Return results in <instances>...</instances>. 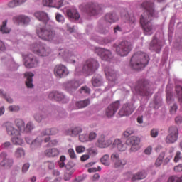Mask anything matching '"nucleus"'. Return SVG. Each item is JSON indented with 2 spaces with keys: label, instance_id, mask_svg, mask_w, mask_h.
Instances as JSON below:
<instances>
[{
  "label": "nucleus",
  "instance_id": "34",
  "mask_svg": "<svg viewBox=\"0 0 182 182\" xmlns=\"http://www.w3.org/2000/svg\"><path fill=\"white\" fill-rule=\"evenodd\" d=\"M15 126L17 127L18 132L20 133L25 131V122L21 119H16L14 121Z\"/></svg>",
  "mask_w": 182,
  "mask_h": 182
},
{
  "label": "nucleus",
  "instance_id": "57",
  "mask_svg": "<svg viewBox=\"0 0 182 182\" xmlns=\"http://www.w3.org/2000/svg\"><path fill=\"white\" fill-rule=\"evenodd\" d=\"M80 92L81 93H90V89L87 87H82L81 89L80 90Z\"/></svg>",
  "mask_w": 182,
  "mask_h": 182
},
{
  "label": "nucleus",
  "instance_id": "17",
  "mask_svg": "<svg viewBox=\"0 0 182 182\" xmlns=\"http://www.w3.org/2000/svg\"><path fill=\"white\" fill-rule=\"evenodd\" d=\"M119 107L120 102L119 101H116L114 103L109 105L105 111V114L107 117H112V116H114V114H116V112L119 110Z\"/></svg>",
  "mask_w": 182,
  "mask_h": 182
},
{
  "label": "nucleus",
  "instance_id": "64",
  "mask_svg": "<svg viewBox=\"0 0 182 182\" xmlns=\"http://www.w3.org/2000/svg\"><path fill=\"white\" fill-rule=\"evenodd\" d=\"M177 109H178L177 105L174 104L171 107V109H170V112H171V114H174V113H176L177 112Z\"/></svg>",
  "mask_w": 182,
  "mask_h": 182
},
{
  "label": "nucleus",
  "instance_id": "33",
  "mask_svg": "<svg viewBox=\"0 0 182 182\" xmlns=\"http://www.w3.org/2000/svg\"><path fill=\"white\" fill-rule=\"evenodd\" d=\"M25 77H27V80L26 81V85L28 88L32 89L33 87V80L32 77L34 76L33 73L31 72H26L24 74Z\"/></svg>",
  "mask_w": 182,
  "mask_h": 182
},
{
  "label": "nucleus",
  "instance_id": "56",
  "mask_svg": "<svg viewBox=\"0 0 182 182\" xmlns=\"http://www.w3.org/2000/svg\"><path fill=\"white\" fill-rule=\"evenodd\" d=\"M9 110L10 112H18L19 111V106L11 105L9 107Z\"/></svg>",
  "mask_w": 182,
  "mask_h": 182
},
{
  "label": "nucleus",
  "instance_id": "28",
  "mask_svg": "<svg viewBox=\"0 0 182 182\" xmlns=\"http://www.w3.org/2000/svg\"><path fill=\"white\" fill-rule=\"evenodd\" d=\"M34 16L38 19V21H41L42 22H44V23H46L48 21H49V16H48V14L43 12V11H37L34 14Z\"/></svg>",
  "mask_w": 182,
  "mask_h": 182
},
{
  "label": "nucleus",
  "instance_id": "61",
  "mask_svg": "<svg viewBox=\"0 0 182 182\" xmlns=\"http://www.w3.org/2000/svg\"><path fill=\"white\" fill-rule=\"evenodd\" d=\"M174 171L176 173H181L182 171V164H178V166H176L173 168Z\"/></svg>",
  "mask_w": 182,
  "mask_h": 182
},
{
  "label": "nucleus",
  "instance_id": "44",
  "mask_svg": "<svg viewBox=\"0 0 182 182\" xmlns=\"http://www.w3.org/2000/svg\"><path fill=\"white\" fill-rule=\"evenodd\" d=\"M92 83L94 87H99L102 86L103 82L102 81L101 78L93 77L92 80Z\"/></svg>",
  "mask_w": 182,
  "mask_h": 182
},
{
  "label": "nucleus",
  "instance_id": "45",
  "mask_svg": "<svg viewBox=\"0 0 182 182\" xmlns=\"http://www.w3.org/2000/svg\"><path fill=\"white\" fill-rule=\"evenodd\" d=\"M125 18L127 19L129 23H134V22H136V18L133 14H127Z\"/></svg>",
  "mask_w": 182,
  "mask_h": 182
},
{
  "label": "nucleus",
  "instance_id": "30",
  "mask_svg": "<svg viewBox=\"0 0 182 182\" xmlns=\"http://www.w3.org/2000/svg\"><path fill=\"white\" fill-rule=\"evenodd\" d=\"M105 19L109 23H113L119 21V16H117L116 13H108L105 15Z\"/></svg>",
  "mask_w": 182,
  "mask_h": 182
},
{
  "label": "nucleus",
  "instance_id": "54",
  "mask_svg": "<svg viewBox=\"0 0 182 182\" xmlns=\"http://www.w3.org/2000/svg\"><path fill=\"white\" fill-rule=\"evenodd\" d=\"M96 137H97V134H96V132H90L88 136V139L90 141H92V140H95Z\"/></svg>",
  "mask_w": 182,
  "mask_h": 182
},
{
  "label": "nucleus",
  "instance_id": "53",
  "mask_svg": "<svg viewBox=\"0 0 182 182\" xmlns=\"http://www.w3.org/2000/svg\"><path fill=\"white\" fill-rule=\"evenodd\" d=\"M133 133H134V131H133L132 128H129L124 132V137H129V136L133 134Z\"/></svg>",
  "mask_w": 182,
  "mask_h": 182
},
{
  "label": "nucleus",
  "instance_id": "29",
  "mask_svg": "<svg viewBox=\"0 0 182 182\" xmlns=\"http://www.w3.org/2000/svg\"><path fill=\"white\" fill-rule=\"evenodd\" d=\"M113 147L114 149H117L119 151H125L126 149H127L126 144H123V142H122V141L119 139H117L114 141Z\"/></svg>",
  "mask_w": 182,
  "mask_h": 182
},
{
  "label": "nucleus",
  "instance_id": "3",
  "mask_svg": "<svg viewBox=\"0 0 182 182\" xmlns=\"http://www.w3.org/2000/svg\"><path fill=\"white\" fill-rule=\"evenodd\" d=\"M135 91L141 96H150L153 95V91L150 88L149 81L141 79L139 80L135 85Z\"/></svg>",
  "mask_w": 182,
  "mask_h": 182
},
{
  "label": "nucleus",
  "instance_id": "47",
  "mask_svg": "<svg viewBox=\"0 0 182 182\" xmlns=\"http://www.w3.org/2000/svg\"><path fill=\"white\" fill-rule=\"evenodd\" d=\"M32 130H33V124H32V122H28L26 124V127L24 128V132L26 133H29L31 132H32Z\"/></svg>",
  "mask_w": 182,
  "mask_h": 182
},
{
  "label": "nucleus",
  "instance_id": "27",
  "mask_svg": "<svg viewBox=\"0 0 182 182\" xmlns=\"http://www.w3.org/2000/svg\"><path fill=\"white\" fill-rule=\"evenodd\" d=\"M26 141L28 144H31V146L33 149V147H39V146L42 144L43 139H41V136H38L34 141H33L30 137H26Z\"/></svg>",
  "mask_w": 182,
  "mask_h": 182
},
{
  "label": "nucleus",
  "instance_id": "52",
  "mask_svg": "<svg viewBox=\"0 0 182 182\" xmlns=\"http://www.w3.org/2000/svg\"><path fill=\"white\" fill-rule=\"evenodd\" d=\"M9 8H15V6H19L17 0H13L8 4Z\"/></svg>",
  "mask_w": 182,
  "mask_h": 182
},
{
  "label": "nucleus",
  "instance_id": "12",
  "mask_svg": "<svg viewBox=\"0 0 182 182\" xmlns=\"http://www.w3.org/2000/svg\"><path fill=\"white\" fill-rule=\"evenodd\" d=\"M95 52L100 56L102 60L106 62H110L113 59V55H112V51L105 48H96Z\"/></svg>",
  "mask_w": 182,
  "mask_h": 182
},
{
  "label": "nucleus",
  "instance_id": "35",
  "mask_svg": "<svg viewBox=\"0 0 182 182\" xmlns=\"http://www.w3.org/2000/svg\"><path fill=\"white\" fill-rule=\"evenodd\" d=\"M45 154L47 157H56L59 156V150L56 148L48 149L45 151Z\"/></svg>",
  "mask_w": 182,
  "mask_h": 182
},
{
  "label": "nucleus",
  "instance_id": "5",
  "mask_svg": "<svg viewBox=\"0 0 182 182\" xmlns=\"http://www.w3.org/2000/svg\"><path fill=\"white\" fill-rule=\"evenodd\" d=\"M36 33L40 39H43V41H48V42L53 41L55 39V36H56L55 31H53L52 28L46 26L43 28H37Z\"/></svg>",
  "mask_w": 182,
  "mask_h": 182
},
{
  "label": "nucleus",
  "instance_id": "8",
  "mask_svg": "<svg viewBox=\"0 0 182 182\" xmlns=\"http://www.w3.org/2000/svg\"><path fill=\"white\" fill-rule=\"evenodd\" d=\"M116 52L117 55L119 56H127L130 52H132V49H133V45L132 43L127 41H122L115 46Z\"/></svg>",
  "mask_w": 182,
  "mask_h": 182
},
{
  "label": "nucleus",
  "instance_id": "15",
  "mask_svg": "<svg viewBox=\"0 0 182 182\" xmlns=\"http://www.w3.org/2000/svg\"><path fill=\"white\" fill-rule=\"evenodd\" d=\"M105 73L109 83H114L113 85H116V82H117V77H119V75L117 73H115L114 70L110 68H106L105 69Z\"/></svg>",
  "mask_w": 182,
  "mask_h": 182
},
{
  "label": "nucleus",
  "instance_id": "41",
  "mask_svg": "<svg viewBox=\"0 0 182 182\" xmlns=\"http://www.w3.org/2000/svg\"><path fill=\"white\" fill-rule=\"evenodd\" d=\"M7 23H8V21L6 20L2 22V25L0 27V32H1V33H10L11 29L6 27Z\"/></svg>",
  "mask_w": 182,
  "mask_h": 182
},
{
  "label": "nucleus",
  "instance_id": "59",
  "mask_svg": "<svg viewBox=\"0 0 182 182\" xmlns=\"http://www.w3.org/2000/svg\"><path fill=\"white\" fill-rule=\"evenodd\" d=\"M30 164L28 163L24 164L22 167V172L26 173L28 170H29Z\"/></svg>",
  "mask_w": 182,
  "mask_h": 182
},
{
  "label": "nucleus",
  "instance_id": "23",
  "mask_svg": "<svg viewBox=\"0 0 182 182\" xmlns=\"http://www.w3.org/2000/svg\"><path fill=\"white\" fill-rule=\"evenodd\" d=\"M112 143V140H106L105 139V135H101L96 142V146L100 149H106V147H109Z\"/></svg>",
  "mask_w": 182,
  "mask_h": 182
},
{
  "label": "nucleus",
  "instance_id": "19",
  "mask_svg": "<svg viewBox=\"0 0 182 182\" xmlns=\"http://www.w3.org/2000/svg\"><path fill=\"white\" fill-rule=\"evenodd\" d=\"M80 86V83L77 80L68 81L63 84L64 89L67 90V92H69V93H73V92H75Z\"/></svg>",
  "mask_w": 182,
  "mask_h": 182
},
{
  "label": "nucleus",
  "instance_id": "10",
  "mask_svg": "<svg viewBox=\"0 0 182 182\" xmlns=\"http://www.w3.org/2000/svg\"><path fill=\"white\" fill-rule=\"evenodd\" d=\"M178 140V128L176 126L170 127L168 134L166 137L165 141L167 144H173Z\"/></svg>",
  "mask_w": 182,
  "mask_h": 182
},
{
  "label": "nucleus",
  "instance_id": "26",
  "mask_svg": "<svg viewBox=\"0 0 182 182\" xmlns=\"http://www.w3.org/2000/svg\"><path fill=\"white\" fill-rule=\"evenodd\" d=\"M149 49L151 50H155L156 53H159L160 50H161V44H160V42H159V40H157L156 36L154 37L152 41L151 42Z\"/></svg>",
  "mask_w": 182,
  "mask_h": 182
},
{
  "label": "nucleus",
  "instance_id": "37",
  "mask_svg": "<svg viewBox=\"0 0 182 182\" xmlns=\"http://www.w3.org/2000/svg\"><path fill=\"white\" fill-rule=\"evenodd\" d=\"M59 132L57 128L47 129L41 132V136H51Z\"/></svg>",
  "mask_w": 182,
  "mask_h": 182
},
{
  "label": "nucleus",
  "instance_id": "49",
  "mask_svg": "<svg viewBox=\"0 0 182 182\" xmlns=\"http://www.w3.org/2000/svg\"><path fill=\"white\" fill-rule=\"evenodd\" d=\"M79 140L82 141V143L89 141V136L86 134H81L79 136Z\"/></svg>",
  "mask_w": 182,
  "mask_h": 182
},
{
  "label": "nucleus",
  "instance_id": "60",
  "mask_svg": "<svg viewBox=\"0 0 182 182\" xmlns=\"http://www.w3.org/2000/svg\"><path fill=\"white\" fill-rule=\"evenodd\" d=\"M85 150H86V148H85L82 146H78L76 147V152L77 153H83L85 152Z\"/></svg>",
  "mask_w": 182,
  "mask_h": 182
},
{
  "label": "nucleus",
  "instance_id": "51",
  "mask_svg": "<svg viewBox=\"0 0 182 182\" xmlns=\"http://www.w3.org/2000/svg\"><path fill=\"white\" fill-rule=\"evenodd\" d=\"M55 19L57 22H60L61 23H63L65 22V17L62 16L60 14H57L55 16Z\"/></svg>",
  "mask_w": 182,
  "mask_h": 182
},
{
  "label": "nucleus",
  "instance_id": "40",
  "mask_svg": "<svg viewBox=\"0 0 182 182\" xmlns=\"http://www.w3.org/2000/svg\"><path fill=\"white\" fill-rule=\"evenodd\" d=\"M100 161L104 166H110V156L109 154H105L101 159Z\"/></svg>",
  "mask_w": 182,
  "mask_h": 182
},
{
  "label": "nucleus",
  "instance_id": "43",
  "mask_svg": "<svg viewBox=\"0 0 182 182\" xmlns=\"http://www.w3.org/2000/svg\"><path fill=\"white\" fill-rule=\"evenodd\" d=\"M165 154L164 152H161L155 162L156 167H160L163 164V160L164 159Z\"/></svg>",
  "mask_w": 182,
  "mask_h": 182
},
{
  "label": "nucleus",
  "instance_id": "7",
  "mask_svg": "<svg viewBox=\"0 0 182 182\" xmlns=\"http://www.w3.org/2000/svg\"><path fill=\"white\" fill-rule=\"evenodd\" d=\"M30 49L33 53H36V55H38V56H48L49 53L51 52L49 47L41 43L31 45Z\"/></svg>",
  "mask_w": 182,
  "mask_h": 182
},
{
  "label": "nucleus",
  "instance_id": "46",
  "mask_svg": "<svg viewBox=\"0 0 182 182\" xmlns=\"http://www.w3.org/2000/svg\"><path fill=\"white\" fill-rule=\"evenodd\" d=\"M0 96H2V97L6 99V102L9 103H12L14 102L12 98H11V97L8 96L6 94H4L2 90H0Z\"/></svg>",
  "mask_w": 182,
  "mask_h": 182
},
{
  "label": "nucleus",
  "instance_id": "11",
  "mask_svg": "<svg viewBox=\"0 0 182 182\" xmlns=\"http://www.w3.org/2000/svg\"><path fill=\"white\" fill-rule=\"evenodd\" d=\"M110 160L113 163L114 168H120V167H124L127 164V159H121L120 154L117 152L111 154Z\"/></svg>",
  "mask_w": 182,
  "mask_h": 182
},
{
  "label": "nucleus",
  "instance_id": "39",
  "mask_svg": "<svg viewBox=\"0 0 182 182\" xmlns=\"http://www.w3.org/2000/svg\"><path fill=\"white\" fill-rule=\"evenodd\" d=\"M175 90L178 102L182 103V87L181 85H176Z\"/></svg>",
  "mask_w": 182,
  "mask_h": 182
},
{
  "label": "nucleus",
  "instance_id": "18",
  "mask_svg": "<svg viewBox=\"0 0 182 182\" xmlns=\"http://www.w3.org/2000/svg\"><path fill=\"white\" fill-rule=\"evenodd\" d=\"M139 144L140 139L134 136H129L126 141V144L131 146V150L132 151H137L139 150Z\"/></svg>",
  "mask_w": 182,
  "mask_h": 182
},
{
  "label": "nucleus",
  "instance_id": "14",
  "mask_svg": "<svg viewBox=\"0 0 182 182\" xmlns=\"http://www.w3.org/2000/svg\"><path fill=\"white\" fill-rule=\"evenodd\" d=\"M54 75L56 77L62 79V77H66L69 75V70L64 65H57L54 68Z\"/></svg>",
  "mask_w": 182,
  "mask_h": 182
},
{
  "label": "nucleus",
  "instance_id": "32",
  "mask_svg": "<svg viewBox=\"0 0 182 182\" xmlns=\"http://www.w3.org/2000/svg\"><path fill=\"white\" fill-rule=\"evenodd\" d=\"M79 133H82V128L79 127L71 128L65 131V134H67V136H71V137L77 136Z\"/></svg>",
  "mask_w": 182,
  "mask_h": 182
},
{
  "label": "nucleus",
  "instance_id": "24",
  "mask_svg": "<svg viewBox=\"0 0 182 182\" xmlns=\"http://www.w3.org/2000/svg\"><path fill=\"white\" fill-rule=\"evenodd\" d=\"M97 9H99V6L93 3H89L85 5L84 11L90 15H97Z\"/></svg>",
  "mask_w": 182,
  "mask_h": 182
},
{
  "label": "nucleus",
  "instance_id": "55",
  "mask_svg": "<svg viewBox=\"0 0 182 182\" xmlns=\"http://www.w3.org/2000/svg\"><path fill=\"white\" fill-rule=\"evenodd\" d=\"M68 154L70 159H76V154L75 153V150H73V149H68Z\"/></svg>",
  "mask_w": 182,
  "mask_h": 182
},
{
  "label": "nucleus",
  "instance_id": "48",
  "mask_svg": "<svg viewBox=\"0 0 182 182\" xmlns=\"http://www.w3.org/2000/svg\"><path fill=\"white\" fill-rule=\"evenodd\" d=\"M66 161L65 156H61L60 158V161H58V166L60 168H63L65 167V161Z\"/></svg>",
  "mask_w": 182,
  "mask_h": 182
},
{
  "label": "nucleus",
  "instance_id": "20",
  "mask_svg": "<svg viewBox=\"0 0 182 182\" xmlns=\"http://www.w3.org/2000/svg\"><path fill=\"white\" fill-rule=\"evenodd\" d=\"M0 157L3 159L0 163L1 167H4V168H10V167H12L14 164V160L6 159V157H8L6 152H2L0 154Z\"/></svg>",
  "mask_w": 182,
  "mask_h": 182
},
{
  "label": "nucleus",
  "instance_id": "31",
  "mask_svg": "<svg viewBox=\"0 0 182 182\" xmlns=\"http://www.w3.org/2000/svg\"><path fill=\"white\" fill-rule=\"evenodd\" d=\"M67 15L68 18H70L71 19H75V21H77L79 18H80L79 12H77V10H76L75 9H68Z\"/></svg>",
  "mask_w": 182,
  "mask_h": 182
},
{
  "label": "nucleus",
  "instance_id": "38",
  "mask_svg": "<svg viewBox=\"0 0 182 182\" xmlns=\"http://www.w3.org/2000/svg\"><path fill=\"white\" fill-rule=\"evenodd\" d=\"M90 104V101L89 100H85L83 101L77 102L75 105L77 109H83V107L89 106Z\"/></svg>",
  "mask_w": 182,
  "mask_h": 182
},
{
  "label": "nucleus",
  "instance_id": "13",
  "mask_svg": "<svg viewBox=\"0 0 182 182\" xmlns=\"http://www.w3.org/2000/svg\"><path fill=\"white\" fill-rule=\"evenodd\" d=\"M23 58L25 60L24 66H26V68L31 69L32 68H36V66L39 65V61L36 58L33 57L32 54H28V55H23Z\"/></svg>",
  "mask_w": 182,
  "mask_h": 182
},
{
  "label": "nucleus",
  "instance_id": "9",
  "mask_svg": "<svg viewBox=\"0 0 182 182\" xmlns=\"http://www.w3.org/2000/svg\"><path fill=\"white\" fill-rule=\"evenodd\" d=\"M58 58L63 59L65 62L75 63V53L70 49H60L58 53Z\"/></svg>",
  "mask_w": 182,
  "mask_h": 182
},
{
  "label": "nucleus",
  "instance_id": "2",
  "mask_svg": "<svg viewBox=\"0 0 182 182\" xmlns=\"http://www.w3.org/2000/svg\"><path fill=\"white\" fill-rule=\"evenodd\" d=\"M149 55L141 51L135 53L131 58V66L134 70H142L149 65Z\"/></svg>",
  "mask_w": 182,
  "mask_h": 182
},
{
  "label": "nucleus",
  "instance_id": "16",
  "mask_svg": "<svg viewBox=\"0 0 182 182\" xmlns=\"http://www.w3.org/2000/svg\"><path fill=\"white\" fill-rule=\"evenodd\" d=\"M49 99L51 100H56L57 102H62V103H68L69 102V99L65 97V95L58 92L53 91L49 93L48 95Z\"/></svg>",
  "mask_w": 182,
  "mask_h": 182
},
{
  "label": "nucleus",
  "instance_id": "22",
  "mask_svg": "<svg viewBox=\"0 0 182 182\" xmlns=\"http://www.w3.org/2000/svg\"><path fill=\"white\" fill-rule=\"evenodd\" d=\"M132 113L133 108L132 104L130 103L124 104L119 112V114L121 116V117H123V116H130V114Z\"/></svg>",
  "mask_w": 182,
  "mask_h": 182
},
{
  "label": "nucleus",
  "instance_id": "63",
  "mask_svg": "<svg viewBox=\"0 0 182 182\" xmlns=\"http://www.w3.org/2000/svg\"><path fill=\"white\" fill-rule=\"evenodd\" d=\"M151 137H157L159 136V131L157 129H152L151 131Z\"/></svg>",
  "mask_w": 182,
  "mask_h": 182
},
{
  "label": "nucleus",
  "instance_id": "6",
  "mask_svg": "<svg viewBox=\"0 0 182 182\" xmlns=\"http://www.w3.org/2000/svg\"><path fill=\"white\" fill-rule=\"evenodd\" d=\"M99 69V62L90 58L85 61L82 67V73L85 76H90L93 75Z\"/></svg>",
  "mask_w": 182,
  "mask_h": 182
},
{
  "label": "nucleus",
  "instance_id": "58",
  "mask_svg": "<svg viewBox=\"0 0 182 182\" xmlns=\"http://www.w3.org/2000/svg\"><path fill=\"white\" fill-rule=\"evenodd\" d=\"M100 33H103L104 35L109 32V27H100L99 30Z\"/></svg>",
  "mask_w": 182,
  "mask_h": 182
},
{
  "label": "nucleus",
  "instance_id": "25",
  "mask_svg": "<svg viewBox=\"0 0 182 182\" xmlns=\"http://www.w3.org/2000/svg\"><path fill=\"white\" fill-rule=\"evenodd\" d=\"M13 21L15 23H18V25H26V23H29V22H31L29 17L22 15L14 17Z\"/></svg>",
  "mask_w": 182,
  "mask_h": 182
},
{
  "label": "nucleus",
  "instance_id": "1",
  "mask_svg": "<svg viewBox=\"0 0 182 182\" xmlns=\"http://www.w3.org/2000/svg\"><path fill=\"white\" fill-rule=\"evenodd\" d=\"M141 9H144V13L141 16L140 23L144 31V35H153L154 32V28H153V23L151 19L156 14L154 10V3L151 1H144L141 4Z\"/></svg>",
  "mask_w": 182,
  "mask_h": 182
},
{
  "label": "nucleus",
  "instance_id": "21",
  "mask_svg": "<svg viewBox=\"0 0 182 182\" xmlns=\"http://www.w3.org/2000/svg\"><path fill=\"white\" fill-rule=\"evenodd\" d=\"M43 5L59 9L63 6V0H43Z\"/></svg>",
  "mask_w": 182,
  "mask_h": 182
},
{
  "label": "nucleus",
  "instance_id": "62",
  "mask_svg": "<svg viewBox=\"0 0 182 182\" xmlns=\"http://www.w3.org/2000/svg\"><path fill=\"white\" fill-rule=\"evenodd\" d=\"M34 119H35V120H36V122H42L43 117L42 115H41V114H36L34 116Z\"/></svg>",
  "mask_w": 182,
  "mask_h": 182
},
{
  "label": "nucleus",
  "instance_id": "42",
  "mask_svg": "<svg viewBox=\"0 0 182 182\" xmlns=\"http://www.w3.org/2000/svg\"><path fill=\"white\" fill-rule=\"evenodd\" d=\"M16 159H21V157H25V150L23 148H18L16 150L14 154Z\"/></svg>",
  "mask_w": 182,
  "mask_h": 182
},
{
  "label": "nucleus",
  "instance_id": "4",
  "mask_svg": "<svg viewBox=\"0 0 182 182\" xmlns=\"http://www.w3.org/2000/svg\"><path fill=\"white\" fill-rule=\"evenodd\" d=\"M6 129L9 136H14L11 139L13 144H15L16 146H22L23 144V139L21 137V132L18 131V129H15L12 124L7 123Z\"/></svg>",
  "mask_w": 182,
  "mask_h": 182
},
{
  "label": "nucleus",
  "instance_id": "36",
  "mask_svg": "<svg viewBox=\"0 0 182 182\" xmlns=\"http://www.w3.org/2000/svg\"><path fill=\"white\" fill-rule=\"evenodd\" d=\"M147 173L145 171L138 172L136 174L133 175L132 178V181H136V180H143L146 178Z\"/></svg>",
  "mask_w": 182,
  "mask_h": 182
},
{
  "label": "nucleus",
  "instance_id": "50",
  "mask_svg": "<svg viewBox=\"0 0 182 182\" xmlns=\"http://www.w3.org/2000/svg\"><path fill=\"white\" fill-rule=\"evenodd\" d=\"M180 160H182L181 152H180V151H178L175 155L173 161L175 163H178Z\"/></svg>",
  "mask_w": 182,
  "mask_h": 182
}]
</instances>
